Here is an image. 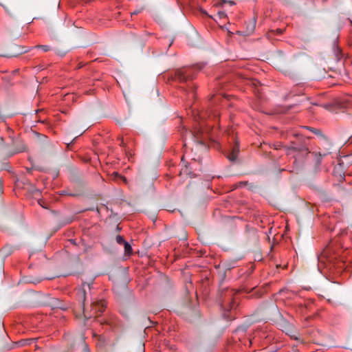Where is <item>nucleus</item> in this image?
<instances>
[{
	"label": "nucleus",
	"mask_w": 352,
	"mask_h": 352,
	"mask_svg": "<svg viewBox=\"0 0 352 352\" xmlns=\"http://www.w3.org/2000/svg\"><path fill=\"white\" fill-rule=\"evenodd\" d=\"M93 280H91L90 283H82V286L80 288L78 289L77 292V298L79 302L82 303V307H85V296H86V288H87L89 290L91 289V285L92 284ZM107 305L106 302L103 300H100L97 302H93L91 303V311L93 312V314H89L87 313V311L83 307V313L84 316L85 318H91L92 316L96 315L98 313L100 314L102 313L106 307Z\"/></svg>",
	"instance_id": "f257e3e1"
},
{
	"label": "nucleus",
	"mask_w": 352,
	"mask_h": 352,
	"mask_svg": "<svg viewBox=\"0 0 352 352\" xmlns=\"http://www.w3.org/2000/svg\"><path fill=\"white\" fill-rule=\"evenodd\" d=\"M204 67L203 64H197L192 67L179 69L175 73V78L180 82H186L192 80L196 76L197 72Z\"/></svg>",
	"instance_id": "f03ea898"
},
{
	"label": "nucleus",
	"mask_w": 352,
	"mask_h": 352,
	"mask_svg": "<svg viewBox=\"0 0 352 352\" xmlns=\"http://www.w3.org/2000/svg\"><path fill=\"white\" fill-rule=\"evenodd\" d=\"M204 116L205 115H200L198 116L197 121L199 126H195L194 131H190V134L198 144L205 147L206 140L208 138V129H204Z\"/></svg>",
	"instance_id": "7ed1b4c3"
},
{
	"label": "nucleus",
	"mask_w": 352,
	"mask_h": 352,
	"mask_svg": "<svg viewBox=\"0 0 352 352\" xmlns=\"http://www.w3.org/2000/svg\"><path fill=\"white\" fill-rule=\"evenodd\" d=\"M234 295V292L233 290H228L225 294V296H221V306L224 311L223 315L224 318L228 319H230V318L227 316L226 312L235 309L238 306L236 298Z\"/></svg>",
	"instance_id": "20e7f679"
},
{
	"label": "nucleus",
	"mask_w": 352,
	"mask_h": 352,
	"mask_svg": "<svg viewBox=\"0 0 352 352\" xmlns=\"http://www.w3.org/2000/svg\"><path fill=\"white\" fill-rule=\"evenodd\" d=\"M282 331L285 332V333L289 336L292 338L294 340H298V337L293 334V328L292 326L287 322L285 321L282 324Z\"/></svg>",
	"instance_id": "39448f33"
},
{
	"label": "nucleus",
	"mask_w": 352,
	"mask_h": 352,
	"mask_svg": "<svg viewBox=\"0 0 352 352\" xmlns=\"http://www.w3.org/2000/svg\"><path fill=\"white\" fill-rule=\"evenodd\" d=\"M206 114H208V117L210 120H217L220 115L219 109L217 108L210 109L209 111L206 113Z\"/></svg>",
	"instance_id": "423d86ee"
},
{
	"label": "nucleus",
	"mask_w": 352,
	"mask_h": 352,
	"mask_svg": "<svg viewBox=\"0 0 352 352\" xmlns=\"http://www.w3.org/2000/svg\"><path fill=\"white\" fill-rule=\"evenodd\" d=\"M239 151V145L236 144L232 148V153L228 156V158L229 159V160L232 161V162L235 161L237 158Z\"/></svg>",
	"instance_id": "0eeeda50"
},
{
	"label": "nucleus",
	"mask_w": 352,
	"mask_h": 352,
	"mask_svg": "<svg viewBox=\"0 0 352 352\" xmlns=\"http://www.w3.org/2000/svg\"><path fill=\"white\" fill-rule=\"evenodd\" d=\"M181 175H185L187 176H189L190 177H195V174H194L191 170L189 166L185 165L184 167H183L180 170Z\"/></svg>",
	"instance_id": "6e6552de"
},
{
	"label": "nucleus",
	"mask_w": 352,
	"mask_h": 352,
	"mask_svg": "<svg viewBox=\"0 0 352 352\" xmlns=\"http://www.w3.org/2000/svg\"><path fill=\"white\" fill-rule=\"evenodd\" d=\"M256 27V19H253L252 21H250L246 27V33L248 34H252Z\"/></svg>",
	"instance_id": "1a4fd4ad"
},
{
	"label": "nucleus",
	"mask_w": 352,
	"mask_h": 352,
	"mask_svg": "<svg viewBox=\"0 0 352 352\" xmlns=\"http://www.w3.org/2000/svg\"><path fill=\"white\" fill-rule=\"evenodd\" d=\"M124 253L126 255H131V253H132V247L131 245L127 242L126 241L124 244Z\"/></svg>",
	"instance_id": "9d476101"
},
{
	"label": "nucleus",
	"mask_w": 352,
	"mask_h": 352,
	"mask_svg": "<svg viewBox=\"0 0 352 352\" xmlns=\"http://www.w3.org/2000/svg\"><path fill=\"white\" fill-rule=\"evenodd\" d=\"M34 342V339H25L20 340L18 344L20 346H26V345H30L32 342Z\"/></svg>",
	"instance_id": "9b49d317"
},
{
	"label": "nucleus",
	"mask_w": 352,
	"mask_h": 352,
	"mask_svg": "<svg viewBox=\"0 0 352 352\" xmlns=\"http://www.w3.org/2000/svg\"><path fill=\"white\" fill-rule=\"evenodd\" d=\"M195 86H190L188 87V89H184V91L186 92L188 95H191L192 97H194L195 96Z\"/></svg>",
	"instance_id": "f8f14e48"
},
{
	"label": "nucleus",
	"mask_w": 352,
	"mask_h": 352,
	"mask_svg": "<svg viewBox=\"0 0 352 352\" xmlns=\"http://www.w3.org/2000/svg\"><path fill=\"white\" fill-rule=\"evenodd\" d=\"M34 47L41 49L45 52H48L51 50V47L47 45H36Z\"/></svg>",
	"instance_id": "ddd939ff"
},
{
	"label": "nucleus",
	"mask_w": 352,
	"mask_h": 352,
	"mask_svg": "<svg viewBox=\"0 0 352 352\" xmlns=\"http://www.w3.org/2000/svg\"><path fill=\"white\" fill-rule=\"evenodd\" d=\"M17 47L21 49V50L18 52V54H25L30 50V48L26 47L18 46Z\"/></svg>",
	"instance_id": "4468645a"
},
{
	"label": "nucleus",
	"mask_w": 352,
	"mask_h": 352,
	"mask_svg": "<svg viewBox=\"0 0 352 352\" xmlns=\"http://www.w3.org/2000/svg\"><path fill=\"white\" fill-rule=\"evenodd\" d=\"M116 242L120 245H123L126 242L123 236L121 235H118L116 238Z\"/></svg>",
	"instance_id": "2eb2a0df"
},
{
	"label": "nucleus",
	"mask_w": 352,
	"mask_h": 352,
	"mask_svg": "<svg viewBox=\"0 0 352 352\" xmlns=\"http://www.w3.org/2000/svg\"><path fill=\"white\" fill-rule=\"evenodd\" d=\"M305 128L316 135L320 134V131L318 129L312 128L310 126H305Z\"/></svg>",
	"instance_id": "dca6fc26"
},
{
	"label": "nucleus",
	"mask_w": 352,
	"mask_h": 352,
	"mask_svg": "<svg viewBox=\"0 0 352 352\" xmlns=\"http://www.w3.org/2000/svg\"><path fill=\"white\" fill-rule=\"evenodd\" d=\"M217 16L220 19H226L227 17V14L224 11H219L217 12Z\"/></svg>",
	"instance_id": "f3484780"
},
{
	"label": "nucleus",
	"mask_w": 352,
	"mask_h": 352,
	"mask_svg": "<svg viewBox=\"0 0 352 352\" xmlns=\"http://www.w3.org/2000/svg\"><path fill=\"white\" fill-rule=\"evenodd\" d=\"M227 3L226 1H224V0H217V1L214 3V6H217H217H222L223 5V3Z\"/></svg>",
	"instance_id": "a211bd4d"
},
{
	"label": "nucleus",
	"mask_w": 352,
	"mask_h": 352,
	"mask_svg": "<svg viewBox=\"0 0 352 352\" xmlns=\"http://www.w3.org/2000/svg\"><path fill=\"white\" fill-rule=\"evenodd\" d=\"M84 352H90L89 349L87 344H84Z\"/></svg>",
	"instance_id": "6ab92c4d"
},
{
	"label": "nucleus",
	"mask_w": 352,
	"mask_h": 352,
	"mask_svg": "<svg viewBox=\"0 0 352 352\" xmlns=\"http://www.w3.org/2000/svg\"><path fill=\"white\" fill-rule=\"evenodd\" d=\"M114 175H115L116 177H119L120 178H122L124 181H126V178L119 175V174L118 173H114Z\"/></svg>",
	"instance_id": "aec40b11"
},
{
	"label": "nucleus",
	"mask_w": 352,
	"mask_h": 352,
	"mask_svg": "<svg viewBox=\"0 0 352 352\" xmlns=\"http://www.w3.org/2000/svg\"><path fill=\"white\" fill-rule=\"evenodd\" d=\"M319 155H320V158L318 159V162H320V160H321V158L322 157V155L320 153H319ZM323 156H325V154H323Z\"/></svg>",
	"instance_id": "412c9836"
},
{
	"label": "nucleus",
	"mask_w": 352,
	"mask_h": 352,
	"mask_svg": "<svg viewBox=\"0 0 352 352\" xmlns=\"http://www.w3.org/2000/svg\"><path fill=\"white\" fill-rule=\"evenodd\" d=\"M140 12L139 10H136V11H134L133 12L131 13V14H138V13Z\"/></svg>",
	"instance_id": "4be33fe9"
},
{
	"label": "nucleus",
	"mask_w": 352,
	"mask_h": 352,
	"mask_svg": "<svg viewBox=\"0 0 352 352\" xmlns=\"http://www.w3.org/2000/svg\"><path fill=\"white\" fill-rule=\"evenodd\" d=\"M228 3H229L231 6H233L235 4V3L232 1H228Z\"/></svg>",
	"instance_id": "5701e85b"
},
{
	"label": "nucleus",
	"mask_w": 352,
	"mask_h": 352,
	"mask_svg": "<svg viewBox=\"0 0 352 352\" xmlns=\"http://www.w3.org/2000/svg\"><path fill=\"white\" fill-rule=\"evenodd\" d=\"M276 31L278 32V34H282L283 33V30H280V29H277Z\"/></svg>",
	"instance_id": "b1692460"
},
{
	"label": "nucleus",
	"mask_w": 352,
	"mask_h": 352,
	"mask_svg": "<svg viewBox=\"0 0 352 352\" xmlns=\"http://www.w3.org/2000/svg\"><path fill=\"white\" fill-rule=\"evenodd\" d=\"M120 145L124 146V143L123 140H121Z\"/></svg>",
	"instance_id": "393cba45"
},
{
	"label": "nucleus",
	"mask_w": 352,
	"mask_h": 352,
	"mask_svg": "<svg viewBox=\"0 0 352 352\" xmlns=\"http://www.w3.org/2000/svg\"><path fill=\"white\" fill-rule=\"evenodd\" d=\"M245 184H246V182H240V184H239L240 186L245 185Z\"/></svg>",
	"instance_id": "a878e982"
},
{
	"label": "nucleus",
	"mask_w": 352,
	"mask_h": 352,
	"mask_svg": "<svg viewBox=\"0 0 352 352\" xmlns=\"http://www.w3.org/2000/svg\"><path fill=\"white\" fill-rule=\"evenodd\" d=\"M202 12L205 14H207V12L206 11H203Z\"/></svg>",
	"instance_id": "bb28decb"
},
{
	"label": "nucleus",
	"mask_w": 352,
	"mask_h": 352,
	"mask_svg": "<svg viewBox=\"0 0 352 352\" xmlns=\"http://www.w3.org/2000/svg\"><path fill=\"white\" fill-rule=\"evenodd\" d=\"M59 308H60V309H65V308H64V307H59Z\"/></svg>",
	"instance_id": "cd10ccee"
}]
</instances>
